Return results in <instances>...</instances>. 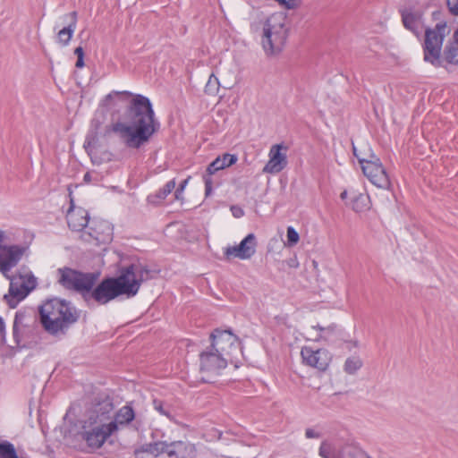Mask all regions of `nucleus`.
<instances>
[{
    "label": "nucleus",
    "instance_id": "obj_16",
    "mask_svg": "<svg viewBox=\"0 0 458 458\" xmlns=\"http://www.w3.org/2000/svg\"><path fill=\"white\" fill-rule=\"evenodd\" d=\"M256 246V236L253 233H250L239 245L227 247L225 250V255L227 259L234 257L241 259H249L255 254Z\"/></svg>",
    "mask_w": 458,
    "mask_h": 458
},
{
    "label": "nucleus",
    "instance_id": "obj_21",
    "mask_svg": "<svg viewBox=\"0 0 458 458\" xmlns=\"http://www.w3.org/2000/svg\"><path fill=\"white\" fill-rule=\"evenodd\" d=\"M175 188V180L167 182L157 193L148 196V201L153 205L160 204Z\"/></svg>",
    "mask_w": 458,
    "mask_h": 458
},
{
    "label": "nucleus",
    "instance_id": "obj_51",
    "mask_svg": "<svg viewBox=\"0 0 458 458\" xmlns=\"http://www.w3.org/2000/svg\"><path fill=\"white\" fill-rule=\"evenodd\" d=\"M342 199H345L347 198V191H344L340 195Z\"/></svg>",
    "mask_w": 458,
    "mask_h": 458
},
{
    "label": "nucleus",
    "instance_id": "obj_13",
    "mask_svg": "<svg viewBox=\"0 0 458 458\" xmlns=\"http://www.w3.org/2000/svg\"><path fill=\"white\" fill-rule=\"evenodd\" d=\"M287 30H263L261 45L267 56L279 55L285 45Z\"/></svg>",
    "mask_w": 458,
    "mask_h": 458
},
{
    "label": "nucleus",
    "instance_id": "obj_8",
    "mask_svg": "<svg viewBox=\"0 0 458 458\" xmlns=\"http://www.w3.org/2000/svg\"><path fill=\"white\" fill-rule=\"evenodd\" d=\"M118 428L114 423L90 424L86 420L82 426L80 436L86 442L91 451H96L103 446L106 439L112 436Z\"/></svg>",
    "mask_w": 458,
    "mask_h": 458
},
{
    "label": "nucleus",
    "instance_id": "obj_22",
    "mask_svg": "<svg viewBox=\"0 0 458 458\" xmlns=\"http://www.w3.org/2000/svg\"><path fill=\"white\" fill-rule=\"evenodd\" d=\"M135 417L134 411L131 407L125 405L122 407L115 414L114 420L110 423H114L118 428V425H126L131 422Z\"/></svg>",
    "mask_w": 458,
    "mask_h": 458
},
{
    "label": "nucleus",
    "instance_id": "obj_7",
    "mask_svg": "<svg viewBox=\"0 0 458 458\" xmlns=\"http://www.w3.org/2000/svg\"><path fill=\"white\" fill-rule=\"evenodd\" d=\"M10 280L8 293L4 296L10 308H15L33 289L36 288L37 280L31 274L15 275L7 277Z\"/></svg>",
    "mask_w": 458,
    "mask_h": 458
},
{
    "label": "nucleus",
    "instance_id": "obj_4",
    "mask_svg": "<svg viewBox=\"0 0 458 458\" xmlns=\"http://www.w3.org/2000/svg\"><path fill=\"white\" fill-rule=\"evenodd\" d=\"M57 274L61 285L81 293L83 298L84 293L95 285L98 278V273H82L70 267L58 268Z\"/></svg>",
    "mask_w": 458,
    "mask_h": 458
},
{
    "label": "nucleus",
    "instance_id": "obj_52",
    "mask_svg": "<svg viewBox=\"0 0 458 458\" xmlns=\"http://www.w3.org/2000/svg\"><path fill=\"white\" fill-rule=\"evenodd\" d=\"M84 181H89V174H88V173H87V174L84 175Z\"/></svg>",
    "mask_w": 458,
    "mask_h": 458
},
{
    "label": "nucleus",
    "instance_id": "obj_3",
    "mask_svg": "<svg viewBox=\"0 0 458 458\" xmlns=\"http://www.w3.org/2000/svg\"><path fill=\"white\" fill-rule=\"evenodd\" d=\"M39 316L43 328L52 335H64L80 318L75 307L58 298L47 300L39 307Z\"/></svg>",
    "mask_w": 458,
    "mask_h": 458
},
{
    "label": "nucleus",
    "instance_id": "obj_27",
    "mask_svg": "<svg viewBox=\"0 0 458 458\" xmlns=\"http://www.w3.org/2000/svg\"><path fill=\"white\" fill-rule=\"evenodd\" d=\"M24 318H25V315L21 312H17L15 315V318H14L13 331V337H14L17 344H20V343H21L19 332H20L21 327H23Z\"/></svg>",
    "mask_w": 458,
    "mask_h": 458
},
{
    "label": "nucleus",
    "instance_id": "obj_35",
    "mask_svg": "<svg viewBox=\"0 0 458 458\" xmlns=\"http://www.w3.org/2000/svg\"><path fill=\"white\" fill-rule=\"evenodd\" d=\"M335 327H336V326L335 324H332V325L328 326L327 327H323L319 325L314 327V328H317L321 332V334L319 335V337H321V338L326 337V334L334 332Z\"/></svg>",
    "mask_w": 458,
    "mask_h": 458
},
{
    "label": "nucleus",
    "instance_id": "obj_15",
    "mask_svg": "<svg viewBox=\"0 0 458 458\" xmlns=\"http://www.w3.org/2000/svg\"><path fill=\"white\" fill-rule=\"evenodd\" d=\"M287 148L282 144L273 145L269 150V160L263 168V173L278 174L287 165Z\"/></svg>",
    "mask_w": 458,
    "mask_h": 458
},
{
    "label": "nucleus",
    "instance_id": "obj_9",
    "mask_svg": "<svg viewBox=\"0 0 458 458\" xmlns=\"http://www.w3.org/2000/svg\"><path fill=\"white\" fill-rule=\"evenodd\" d=\"M209 338L211 340L209 347L229 361H232L233 355L241 350L239 338L230 329L216 328Z\"/></svg>",
    "mask_w": 458,
    "mask_h": 458
},
{
    "label": "nucleus",
    "instance_id": "obj_45",
    "mask_svg": "<svg viewBox=\"0 0 458 458\" xmlns=\"http://www.w3.org/2000/svg\"><path fill=\"white\" fill-rule=\"evenodd\" d=\"M6 242H7V237H6L5 232L3 230H0V247L2 246L3 243H6Z\"/></svg>",
    "mask_w": 458,
    "mask_h": 458
},
{
    "label": "nucleus",
    "instance_id": "obj_34",
    "mask_svg": "<svg viewBox=\"0 0 458 458\" xmlns=\"http://www.w3.org/2000/svg\"><path fill=\"white\" fill-rule=\"evenodd\" d=\"M281 5H284L287 9H293L301 4V0H276Z\"/></svg>",
    "mask_w": 458,
    "mask_h": 458
},
{
    "label": "nucleus",
    "instance_id": "obj_39",
    "mask_svg": "<svg viewBox=\"0 0 458 458\" xmlns=\"http://www.w3.org/2000/svg\"><path fill=\"white\" fill-rule=\"evenodd\" d=\"M90 232H89V235L97 241H105V238L101 236V233L96 230V228L90 226L89 228Z\"/></svg>",
    "mask_w": 458,
    "mask_h": 458
},
{
    "label": "nucleus",
    "instance_id": "obj_36",
    "mask_svg": "<svg viewBox=\"0 0 458 458\" xmlns=\"http://www.w3.org/2000/svg\"><path fill=\"white\" fill-rule=\"evenodd\" d=\"M213 75L210 76L207 85H206V91L207 92H212L214 90H216L217 89V85H218V81H217V79L216 78H214V81H213Z\"/></svg>",
    "mask_w": 458,
    "mask_h": 458
},
{
    "label": "nucleus",
    "instance_id": "obj_46",
    "mask_svg": "<svg viewBox=\"0 0 458 458\" xmlns=\"http://www.w3.org/2000/svg\"><path fill=\"white\" fill-rule=\"evenodd\" d=\"M75 66L77 68H82L84 66L83 57H77Z\"/></svg>",
    "mask_w": 458,
    "mask_h": 458
},
{
    "label": "nucleus",
    "instance_id": "obj_38",
    "mask_svg": "<svg viewBox=\"0 0 458 458\" xmlns=\"http://www.w3.org/2000/svg\"><path fill=\"white\" fill-rule=\"evenodd\" d=\"M76 12H72L71 13H69L67 15V18L70 20V22L64 26L63 29H67V30H70V29H72L73 27H75L76 25Z\"/></svg>",
    "mask_w": 458,
    "mask_h": 458
},
{
    "label": "nucleus",
    "instance_id": "obj_43",
    "mask_svg": "<svg viewBox=\"0 0 458 458\" xmlns=\"http://www.w3.org/2000/svg\"><path fill=\"white\" fill-rule=\"evenodd\" d=\"M364 199H365V197H364L363 195H361V194H360V195L355 199L354 203H353V209H354L355 211H360V208H359L357 205H358V202H360V201H363Z\"/></svg>",
    "mask_w": 458,
    "mask_h": 458
},
{
    "label": "nucleus",
    "instance_id": "obj_31",
    "mask_svg": "<svg viewBox=\"0 0 458 458\" xmlns=\"http://www.w3.org/2000/svg\"><path fill=\"white\" fill-rule=\"evenodd\" d=\"M287 245L290 246V247H293L294 245H296L299 242V233H297V231L292 227V226H289L287 228Z\"/></svg>",
    "mask_w": 458,
    "mask_h": 458
},
{
    "label": "nucleus",
    "instance_id": "obj_20",
    "mask_svg": "<svg viewBox=\"0 0 458 458\" xmlns=\"http://www.w3.org/2000/svg\"><path fill=\"white\" fill-rule=\"evenodd\" d=\"M443 60L450 64H458V30L454 31L452 40H449L443 51Z\"/></svg>",
    "mask_w": 458,
    "mask_h": 458
},
{
    "label": "nucleus",
    "instance_id": "obj_23",
    "mask_svg": "<svg viewBox=\"0 0 458 458\" xmlns=\"http://www.w3.org/2000/svg\"><path fill=\"white\" fill-rule=\"evenodd\" d=\"M286 16L282 12L271 14L266 21L265 29H283L286 25Z\"/></svg>",
    "mask_w": 458,
    "mask_h": 458
},
{
    "label": "nucleus",
    "instance_id": "obj_18",
    "mask_svg": "<svg viewBox=\"0 0 458 458\" xmlns=\"http://www.w3.org/2000/svg\"><path fill=\"white\" fill-rule=\"evenodd\" d=\"M114 405L109 399H104L96 403L90 411V415L87 420L90 424L105 423V420L109 418V414L112 412Z\"/></svg>",
    "mask_w": 458,
    "mask_h": 458
},
{
    "label": "nucleus",
    "instance_id": "obj_42",
    "mask_svg": "<svg viewBox=\"0 0 458 458\" xmlns=\"http://www.w3.org/2000/svg\"><path fill=\"white\" fill-rule=\"evenodd\" d=\"M305 437L307 438H318L320 437V434L316 432L314 429L312 428H307L305 430Z\"/></svg>",
    "mask_w": 458,
    "mask_h": 458
},
{
    "label": "nucleus",
    "instance_id": "obj_28",
    "mask_svg": "<svg viewBox=\"0 0 458 458\" xmlns=\"http://www.w3.org/2000/svg\"><path fill=\"white\" fill-rule=\"evenodd\" d=\"M150 450L149 454L157 456L160 454H166L168 455L169 443L165 441H159L155 443H149Z\"/></svg>",
    "mask_w": 458,
    "mask_h": 458
},
{
    "label": "nucleus",
    "instance_id": "obj_1",
    "mask_svg": "<svg viewBox=\"0 0 458 458\" xmlns=\"http://www.w3.org/2000/svg\"><path fill=\"white\" fill-rule=\"evenodd\" d=\"M114 97L131 98L128 100L123 114L124 122H116L103 126L105 117L95 115L86 136L84 148L89 149L96 145L99 137L106 138L110 133H115L125 147L139 149L147 144L152 136L159 130L160 123L155 118V112L150 100L140 94H132L130 91H112L105 97L102 105L106 107L112 106Z\"/></svg>",
    "mask_w": 458,
    "mask_h": 458
},
{
    "label": "nucleus",
    "instance_id": "obj_44",
    "mask_svg": "<svg viewBox=\"0 0 458 458\" xmlns=\"http://www.w3.org/2000/svg\"><path fill=\"white\" fill-rule=\"evenodd\" d=\"M74 54L77 55V57H84L83 47L81 46L76 47L74 50Z\"/></svg>",
    "mask_w": 458,
    "mask_h": 458
},
{
    "label": "nucleus",
    "instance_id": "obj_2",
    "mask_svg": "<svg viewBox=\"0 0 458 458\" xmlns=\"http://www.w3.org/2000/svg\"><path fill=\"white\" fill-rule=\"evenodd\" d=\"M158 270L150 269L148 265L140 261L120 268V274L116 277H106L103 279L94 289L88 290L84 293V300L87 302L96 301L104 305L120 295L127 298L134 297L140 285L156 277Z\"/></svg>",
    "mask_w": 458,
    "mask_h": 458
},
{
    "label": "nucleus",
    "instance_id": "obj_19",
    "mask_svg": "<svg viewBox=\"0 0 458 458\" xmlns=\"http://www.w3.org/2000/svg\"><path fill=\"white\" fill-rule=\"evenodd\" d=\"M196 446L189 441H174L169 443L168 456L170 458H195Z\"/></svg>",
    "mask_w": 458,
    "mask_h": 458
},
{
    "label": "nucleus",
    "instance_id": "obj_5",
    "mask_svg": "<svg viewBox=\"0 0 458 458\" xmlns=\"http://www.w3.org/2000/svg\"><path fill=\"white\" fill-rule=\"evenodd\" d=\"M229 360L211 347H208L199 353V373L200 381L213 383L227 367Z\"/></svg>",
    "mask_w": 458,
    "mask_h": 458
},
{
    "label": "nucleus",
    "instance_id": "obj_11",
    "mask_svg": "<svg viewBox=\"0 0 458 458\" xmlns=\"http://www.w3.org/2000/svg\"><path fill=\"white\" fill-rule=\"evenodd\" d=\"M237 156L225 153L222 156H218L214 161H212L207 167L205 174H203V181L205 183V195L208 197L213 191V180L212 175L220 170L225 169L237 162Z\"/></svg>",
    "mask_w": 458,
    "mask_h": 458
},
{
    "label": "nucleus",
    "instance_id": "obj_37",
    "mask_svg": "<svg viewBox=\"0 0 458 458\" xmlns=\"http://www.w3.org/2000/svg\"><path fill=\"white\" fill-rule=\"evenodd\" d=\"M449 11L454 15H458V0H446Z\"/></svg>",
    "mask_w": 458,
    "mask_h": 458
},
{
    "label": "nucleus",
    "instance_id": "obj_50",
    "mask_svg": "<svg viewBox=\"0 0 458 458\" xmlns=\"http://www.w3.org/2000/svg\"><path fill=\"white\" fill-rule=\"evenodd\" d=\"M99 226L104 227V228L109 230V225L107 223H106V222L100 223Z\"/></svg>",
    "mask_w": 458,
    "mask_h": 458
},
{
    "label": "nucleus",
    "instance_id": "obj_25",
    "mask_svg": "<svg viewBox=\"0 0 458 458\" xmlns=\"http://www.w3.org/2000/svg\"><path fill=\"white\" fill-rule=\"evenodd\" d=\"M362 367V360L359 357H350L348 358L344 366V370L349 374L352 375L356 373Z\"/></svg>",
    "mask_w": 458,
    "mask_h": 458
},
{
    "label": "nucleus",
    "instance_id": "obj_26",
    "mask_svg": "<svg viewBox=\"0 0 458 458\" xmlns=\"http://www.w3.org/2000/svg\"><path fill=\"white\" fill-rule=\"evenodd\" d=\"M0 458H19L13 444L0 443Z\"/></svg>",
    "mask_w": 458,
    "mask_h": 458
},
{
    "label": "nucleus",
    "instance_id": "obj_29",
    "mask_svg": "<svg viewBox=\"0 0 458 458\" xmlns=\"http://www.w3.org/2000/svg\"><path fill=\"white\" fill-rule=\"evenodd\" d=\"M153 406L160 414L165 415L167 418H171L170 408L163 401L155 399L153 401Z\"/></svg>",
    "mask_w": 458,
    "mask_h": 458
},
{
    "label": "nucleus",
    "instance_id": "obj_24",
    "mask_svg": "<svg viewBox=\"0 0 458 458\" xmlns=\"http://www.w3.org/2000/svg\"><path fill=\"white\" fill-rule=\"evenodd\" d=\"M402 20L405 29H415L420 24V15L411 12H403Z\"/></svg>",
    "mask_w": 458,
    "mask_h": 458
},
{
    "label": "nucleus",
    "instance_id": "obj_47",
    "mask_svg": "<svg viewBox=\"0 0 458 458\" xmlns=\"http://www.w3.org/2000/svg\"><path fill=\"white\" fill-rule=\"evenodd\" d=\"M446 22H438L436 24L434 29L439 30V29H445L446 28Z\"/></svg>",
    "mask_w": 458,
    "mask_h": 458
},
{
    "label": "nucleus",
    "instance_id": "obj_33",
    "mask_svg": "<svg viewBox=\"0 0 458 458\" xmlns=\"http://www.w3.org/2000/svg\"><path fill=\"white\" fill-rule=\"evenodd\" d=\"M191 179V176H188L186 179H184L178 186V188L176 189L175 192H174V197L176 199H182V194L185 189V187L187 186L189 181Z\"/></svg>",
    "mask_w": 458,
    "mask_h": 458
},
{
    "label": "nucleus",
    "instance_id": "obj_48",
    "mask_svg": "<svg viewBox=\"0 0 458 458\" xmlns=\"http://www.w3.org/2000/svg\"><path fill=\"white\" fill-rule=\"evenodd\" d=\"M4 320L2 319V318H0V335H3L4 333Z\"/></svg>",
    "mask_w": 458,
    "mask_h": 458
},
{
    "label": "nucleus",
    "instance_id": "obj_49",
    "mask_svg": "<svg viewBox=\"0 0 458 458\" xmlns=\"http://www.w3.org/2000/svg\"><path fill=\"white\" fill-rule=\"evenodd\" d=\"M372 153L371 151H369L368 153H362V152H358L357 151V154L360 156V157H368V156Z\"/></svg>",
    "mask_w": 458,
    "mask_h": 458
},
{
    "label": "nucleus",
    "instance_id": "obj_14",
    "mask_svg": "<svg viewBox=\"0 0 458 458\" xmlns=\"http://www.w3.org/2000/svg\"><path fill=\"white\" fill-rule=\"evenodd\" d=\"M25 250L26 248L21 245L2 244L0 247V272L5 277H9V272L19 263Z\"/></svg>",
    "mask_w": 458,
    "mask_h": 458
},
{
    "label": "nucleus",
    "instance_id": "obj_32",
    "mask_svg": "<svg viewBox=\"0 0 458 458\" xmlns=\"http://www.w3.org/2000/svg\"><path fill=\"white\" fill-rule=\"evenodd\" d=\"M72 31L73 30H59V32L57 34L58 41L63 46H66L70 42V40L72 37Z\"/></svg>",
    "mask_w": 458,
    "mask_h": 458
},
{
    "label": "nucleus",
    "instance_id": "obj_17",
    "mask_svg": "<svg viewBox=\"0 0 458 458\" xmlns=\"http://www.w3.org/2000/svg\"><path fill=\"white\" fill-rule=\"evenodd\" d=\"M66 219L69 228L76 232H80L85 228L89 221V214L85 209H74L72 199H71V206L67 212Z\"/></svg>",
    "mask_w": 458,
    "mask_h": 458
},
{
    "label": "nucleus",
    "instance_id": "obj_41",
    "mask_svg": "<svg viewBox=\"0 0 458 458\" xmlns=\"http://www.w3.org/2000/svg\"><path fill=\"white\" fill-rule=\"evenodd\" d=\"M231 211L233 213V216L237 218L242 217L244 215L242 208L237 206H233L231 208Z\"/></svg>",
    "mask_w": 458,
    "mask_h": 458
},
{
    "label": "nucleus",
    "instance_id": "obj_12",
    "mask_svg": "<svg viewBox=\"0 0 458 458\" xmlns=\"http://www.w3.org/2000/svg\"><path fill=\"white\" fill-rule=\"evenodd\" d=\"M301 356L305 365L317 369L319 371H325L328 368L332 357L326 349H315L311 346H303L301 351Z\"/></svg>",
    "mask_w": 458,
    "mask_h": 458
},
{
    "label": "nucleus",
    "instance_id": "obj_10",
    "mask_svg": "<svg viewBox=\"0 0 458 458\" xmlns=\"http://www.w3.org/2000/svg\"><path fill=\"white\" fill-rule=\"evenodd\" d=\"M444 30H425L423 43L424 60L434 66H441V49L445 38Z\"/></svg>",
    "mask_w": 458,
    "mask_h": 458
},
{
    "label": "nucleus",
    "instance_id": "obj_40",
    "mask_svg": "<svg viewBox=\"0 0 458 458\" xmlns=\"http://www.w3.org/2000/svg\"><path fill=\"white\" fill-rule=\"evenodd\" d=\"M149 450H150V445L149 444H145V445H141L140 447L136 448L134 450V454L136 456H139L142 453L149 454Z\"/></svg>",
    "mask_w": 458,
    "mask_h": 458
},
{
    "label": "nucleus",
    "instance_id": "obj_30",
    "mask_svg": "<svg viewBox=\"0 0 458 458\" xmlns=\"http://www.w3.org/2000/svg\"><path fill=\"white\" fill-rule=\"evenodd\" d=\"M348 458H371L367 452L359 446H351L347 451Z\"/></svg>",
    "mask_w": 458,
    "mask_h": 458
},
{
    "label": "nucleus",
    "instance_id": "obj_6",
    "mask_svg": "<svg viewBox=\"0 0 458 458\" xmlns=\"http://www.w3.org/2000/svg\"><path fill=\"white\" fill-rule=\"evenodd\" d=\"M353 155L361 165L364 175L377 187L386 189L390 186V180L382 165L380 159L374 154L370 153L368 157H360L357 154L356 147H352Z\"/></svg>",
    "mask_w": 458,
    "mask_h": 458
}]
</instances>
